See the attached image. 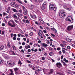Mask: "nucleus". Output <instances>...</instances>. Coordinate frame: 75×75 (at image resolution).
Returning <instances> with one entry per match:
<instances>
[{"instance_id": "nucleus-1", "label": "nucleus", "mask_w": 75, "mask_h": 75, "mask_svg": "<svg viewBox=\"0 0 75 75\" xmlns=\"http://www.w3.org/2000/svg\"><path fill=\"white\" fill-rule=\"evenodd\" d=\"M14 70L15 72V73L16 75H19L20 74V70L18 69L17 67H16L14 69Z\"/></svg>"}, {"instance_id": "nucleus-2", "label": "nucleus", "mask_w": 75, "mask_h": 75, "mask_svg": "<svg viewBox=\"0 0 75 75\" xmlns=\"http://www.w3.org/2000/svg\"><path fill=\"white\" fill-rule=\"evenodd\" d=\"M14 18L17 20H18L20 19V15L18 13H16V14H14L13 16Z\"/></svg>"}, {"instance_id": "nucleus-3", "label": "nucleus", "mask_w": 75, "mask_h": 75, "mask_svg": "<svg viewBox=\"0 0 75 75\" xmlns=\"http://www.w3.org/2000/svg\"><path fill=\"white\" fill-rule=\"evenodd\" d=\"M13 23V24L10 22H8V24L9 26H10L11 27H16V23Z\"/></svg>"}, {"instance_id": "nucleus-4", "label": "nucleus", "mask_w": 75, "mask_h": 75, "mask_svg": "<svg viewBox=\"0 0 75 75\" xmlns=\"http://www.w3.org/2000/svg\"><path fill=\"white\" fill-rule=\"evenodd\" d=\"M10 4L11 6L14 7V8H16L17 7V5L16 4V2H11L10 3Z\"/></svg>"}, {"instance_id": "nucleus-5", "label": "nucleus", "mask_w": 75, "mask_h": 75, "mask_svg": "<svg viewBox=\"0 0 75 75\" xmlns=\"http://www.w3.org/2000/svg\"><path fill=\"white\" fill-rule=\"evenodd\" d=\"M66 20L70 21L71 23H73V19L72 18V17L71 16H69L68 18L66 19Z\"/></svg>"}, {"instance_id": "nucleus-6", "label": "nucleus", "mask_w": 75, "mask_h": 75, "mask_svg": "<svg viewBox=\"0 0 75 75\" xmlns=\"http://www.w3.org/2000/svg\"><path fill=\"white\" fill-rule=\"evenodd\" d=\"M72 28H73V25H71L68 26L67 30L68 31H71V30H72Z\"/></svg>"}, {"instance_id": "nucleus-7", "label": "nucleus", "mask_w": 75, "mask_h": 75, "mask_svg": "<svg viewBox=\"0 0 75 75\" xmlns=\"http://www.w3.org/2000/svg\"><path fill=\"white\" fill-rule=\"evenodd\" d=\"M8 64L10 65H11V67H13L15 64L14 62H10V61L8 62Z\"/></svg>"}, {"instance_id": "nucleus-8", "label": "nucleus", "mask_w": 75, "mask_h": 75, "mask_svg": "<svg viewBox=\"0 0 75 75\" xmlns=\"http://www.w3.org/2000/svg\"><path fill=\"white\" fill-rule=\"evenodd\" d=\"M54 7V5L53 4H51L49 6V10H52Z\"/></svg>"}, {"instance_id": "nucleus-9", "label": "nucleus", "mask_w": 75, "mask_h": 75, "mask_svg": "<svg viewBox=\"0 0 75 75\" xmlns=\"http://www.w3.org/2000/svg\"><path fill=\"white\" fill-rule=\"evenodd\" d=\"M38 33L39 36H41V35H42V33H43V32H42V30H40Z\"/></svg>"}, {"instance_id": "nucleus-10", "label": "nucleus", "mask_w": 75, "mask_h": 75, "mask_svg": "<svg viewBox=\"0 0 75 75\" xmlns=\"http://www.w3.org/2000/svg\"><path fill=\"white\" fill-rule=\"evenodd\" d=\"M56 65L58 68H60V66H62V64L60 62L57 63L56 64Z\"/></svg>"}, {"instance_id": "nucleus-11", "label": "nucleus", "mask_w": 75, "mask_h": 75, "mask_svg": "<svg viewBox=\"0 0 75 75\" xmlns=\"http://www.w3.org/2000/svg\"><path fill=\"white\" fill-rule=\"evenodd\" d=\"M48 73L50 75L52 74H53L54 73V70L53 69H51Z\"/></svg>"}, {"instance_id": "nucleus-12", "label": "nucleus", "mask_w": 75, "mask_h": 75, "mask_svg": "<svg viewBox=\"0 0 75 75\" xmlns=\"http://www.w3.org/2000/svg\"><path fill=\"white\" fill-rule=\"evenodd\" d=\"M42 46L43 47H48V45H47V44L45 43H43L42 44Z\"/></svg>"}, {"instance_id": "nucleus-13", "label": "nucleus", "mask_w": 75, "mask_h": 75, "mask_svg": "<svg viewBox=\"0 0 75 75\" xmlns=\"http://www.w3.org/2000/svg\"><path fill=\"white\" fill-rule=\"evenodd\" d=\"M23 13L24 15H27V10L23 11Z\"/></svg>"}, {"instance_id": "nucleus-14", "label": "nucleus", "mask_w": 75, "mask_h": 75, "mask_svg": "<svg viewBox=\"0 0 75 75\" xmlns=\"http://www.w3.org/2000/svg\"><path fill=\"white\" fill-rule=\"evenodd\" d=\"M10 72H11V73L9 74H8V75H14V74L13 73V70H10Z\"/></svg>"}, {"instance_id": "nucleus-15", "label": "nucleus", "mask_w": 75, "mask_h": 75, "mask_svg": "<svg viewBox=\"0 0 75 75\" xmlns=\"http://www.w3.org/2000/svg\"><path fill=\"white\" fill-rule=\"evenodd\" d=\"M30 8L32 9L33 10V9H34L35 8V6L34 5H31V6L30 7Z\"/></svg>"}, {"instance_id": "nucleus-16", "label": "nucleus", "mask_w": 75, "mask_h": 75, "mask_svg": "<svg viewBox=\"0 0 75 75\" xmlns=\"http://www.w3.org/2000/svg\"><path fill=\"white\" fill-rule=\"evenodd\" d=\"M66 16L65 14H61L59 15V16L60 18H62V17H65Z\"/></svg>"}, {"instance_id": "nucleus-17", "label": "nucleus", "mask_w": 75, "mask_h": 75, "mask_svg": "<svg viewBox=\"0 0 75 75\" xmlns=\"http://www.w3.org/2000/svg\"><path fill=\"white\" fill-rule=\"evenodd\" d=\"M4 48V46L3 45H0V50H1L2 49Z\"/></svg>"}, {"instance_id": "nucleus-18", "label": "nucleus", "mask_w": 75, "mask_h": 75, "mask_svg": "<svg viewBox=\"0 0 75 75\" xmlns=\"http://www.w3.org/2000/svg\"><path fill=\"white\" fill-rule=\"evenodd\" d=\"M30 47H30V46L29 45H28L27 46H26L25 47V48L26 50H27L28 48H30Z\"/></svg>"}, {"instance_id": "nucleus-19", "label": "nucleus", "mask_w": 75, "mask_h": 75, "mask_svg": "<svg viewBox=\"0 0 75 75\" xmlns=\"http://www.w3.org/2000/svg\"><path fill=\"white\" fill-rule=\"evenodd\" d=\"M66 40L68 41V42H69L71 41V40L68 38H66Z\"/></svg>"}, {"instance_id": "nucleus-20", "label": "nucleus", "mask_w": 75, "mask_h": 75, "mask_svg": "<svg viewBox=\"0 0 75 75\" xmlns=\"http://www.w3.org/2000/svg\"><path fill=\"white\" fill-rule=\"evenodd\" d=\"M45 6H43L42 5V10H45Z\"/></svg>"}, {"instance_id": "nucleus-21", "label": "nucleus", "mask_w": 75, "mask_h": 75, "mask_svg": "<svg viewBox=\"0 0 75 75\" xmlns=\"http://www.w3.org/2000/svg\"><path fill=\"white\" fill-rule=\"evenodd\" d=\"M4 62L3 60L1 59V58H0V64H2Z\"/></svg>"}, {"instance_id": "nucleus-22", "label": "nucleus", "mask_w": 75, "mask_h": 75, "mask_svg": "<svg viewBox=\"0 0 75 75\" xmlns=\"http://www.w3.org/2000/svg\"><path fill=\"white\" fill-rule=\"evenodd\" d=\"M7 45L8 47H10V43L9 42H7Z\"/></svg>"}, {"instance_id": "nucleus-23", "label": "nucleus", "mask_w": 75, "mask_h": 75, "mask_svg": "<svg viewBox=\"0 0 75 75\" xmlns=\"http://www.w3.org/2000/svg\"><path fill=\"white\" fill-rule=\"evenodd\" d=\"M16 1H18V2L20 4H23V2H21V1H20V0H16Z\"/></svg>"}, {"instance_id": "nucleus-24", "label": "nucleus", "mask_w": 75, "mask_h": 75, "mask_svg": "<svg viewBox=\"0 0 75 75\" xmlns=\"http://www.w3.org/2000/svg\"><path fill=\"white\" fill-rule=\"evenodd\" d=\"M12 48L13 50H16V47H15L14 45H13Z\"/></svg>"}, {"instance_id": "nucleus-25", "label": "nucleus", "mask_w": 75, "mask_h": 75, "mask_svg": "<svg viewBox=\"0 0 75 75\" xmlns=\"http://www.w3.org/2000/svg\"><path fill=\"white\" fill-rule=\"evenodd\" d=\"M63 45H67V42L64 41H63Z\"/></svg>"}, {"instance_id": "nucleus-26", "label": "nucleus", "mask_w": 75, "mask_h": 75, "mask_svg": "<svg viewBox=\"0 0 75 75\" xmlns=\"http://www.w3.org/2000/svg\"><path fill=\"white\" fill-rule=\"evenodd\" d=\"M49 55L52 56V55H54V53L53 52H50L49 53Z\"/></svg>"}, {"instance_id": "nucleus-27", "label": "nucleus", "mask_w": 75, "mask_h": 75, "mask_svg": "<svg viewBox=\"0 0 75 75\" xmlns=\"http://www.w3.org/2000/svg\"><path fill=\"white\" fill-rule=\"evenodd\" d=\"M39 72V71H38V70H35V73L36 74H38Z\"/></svg>"}, {"instance_id": "nucleus-28", "label": "nucleus", "mask_w": 75, "mask_h": 75, "mask_svg": "<svg viewBox=\"0 0 75 75\" xmlns=\"http://www.w3.org/2000/svg\"><path fill=\"white\" fill-rule=\"evenodd\" d=\"M43 1V0H39L38 1V3H41V2H42Z\"/></svg>"}, {"instance_id": "nucleus-29", "label": "nucleus", "mask_w": 75, "mask_h": 75, "mask_svg": "<svg viewBox=\"0 0 75 75\" xmlns=\"http://www.w3.org/2000/svg\"><path fill=\"white\" fill-rule=\"evenodd\" d=\"M13 11L15 13H17V11L16 9H13Z\"/></svg>"}, {"instance_id": "nucleus-30", "label": "nucleus", "mask_w": 75, "mask_h": 75, "mask_svg": "<svg viewBox=\"0 0 75 75\" xmlns=\"http://www.w3.org/2000/svg\"><path fill=\"white\" fill-rule=\"evenodd\" d=\"M53 10L54 11H56V10H57V8H56V7L54 6V7H53Z\"/></svg>"}, {"instance_id": "nucleus-31", "label": "nucleus", "mask_w": 75, "mask_h": 75, "mask_svg": "<svg viewBox=\"0 0 75 75\" xmlns=\"http://www.w3.org/2000/svg\"><path fill=\"white\" fill-rule=\"evenodd\" d=\"M3 16H7V13L5 12H3Z\"/></svg>"}, {"instance_id": "nucleus-32", "label": "nucleus", "mask_w": 75, "mask_h": 75, "mask_svg": "<svg viewBox=\"0 0 75 75\" xmlns=\"http://www.w3.org/2000/svg\"><path fill=\"white\" fill-rule=\"evenodd\" d=\"M25 21H26V23H28V24H29L30 23V22L28 21V20H26Z\"/></svg>"}, {"instance_id": "nucleus-33", "label": "nucleus", "mask_w": 75, "mask_h": 75, "mask_svg": "<svg viewBox=\"0 0 75 75\" xmlns=\"http://www.w3.org/2000/svg\"><path fill=\"white\" fill-rule=\"evenodd\" d=\"M29 35H30V36H32V35H33V33L31 32L29 34Z\"/></svg>"}, {"instance_id": "nucleus-34", "label": "nucleus", "mask_w": 75, "mask_h": 75, "mask_svg": "<svg viewBox=\"0 0 75 75\" xmlns=\"http://www.w3.org/2000/svg\"><path fill=\"white\" fill-rule=\"evenodd\" d=\"M67 10H68L69 11H71V8H67Z\"/></svg>"}, {"instance_id": "nucleus-35", "label": "nucleus", "mask_w": 75, "mask_h": 75, "mask_svg": "<svg viewBox=\"0 0 75 75\" xmlns=\"http://www.w3.org/2000/svg\"><path fill=\"white\" fill-rule=\"evenodd\" d=\"M9 22H10H10H12L13 23H15V22H14V21H13V20H11Z\"/></svg>"}, {"instance_id": "nucleus-36", "label": "nucleus", "mask_w": 75, "mask_h": 75, "mask_svg": "<svg viewBox=\"0 0 75 75\" xmlns=\"http://www.w3.org/2000/svg\"><path fill=\"white\" fill-rule=\"evenodd\" d=\"M67 49H68V50H70V49H71V47L69 46H68L67 47Z\"/></svg>"}, {"instance_id": "nucleus-37", "label": "nucleus", "mask_w": 75, "mask_h": 75, "mask_svg": "<svg viewBox=\"0 0 75 75\" xmlns=\"http://www.w3.org/2000/svg\"><path fill=\"white\" fill-rule=\"evenodd\" d=\"M67 72L69 73V74H72V73L69 70H68L67 71Z\"/></svg>"}, {"instance_id": "nucleus-38", "label": "nucleus", "mask_w": 75, "mask_h": 75, "mask_svg": "<svg viewBox=\"0 0 75 75\" xmlns=\"http://www.w3.org/2000/svg\"><path fill=\"white\" fill-rule=\"evenodd\" d=\"M49 49L50 51H53L51 47H50Z\"/></svg>"}, {"instance_id": "nucleus-39", "label": "nucleus", "mask_w": 75, "mask_h": 75, "mask_svg": "<svg viewBox=\"0 0 75 75\" xmlns=\"http://www.w3.org/2000/svg\"><path fill=\"white\" fill-rule=\"evenodd\" d=\"M19 13L21 14V13H22L23 11H22V10L21 9H20L19 10Z\"/></svg>"}, {"instance_id": "nucleus-40", "label": "nucleus", "mask_w": 75, "mask_h": 75, "mask_svg": "<svg viewBox=\"0 0 75 75\" xmlns=\"http://www.w3.org/2000/svg\"><path fill=\"white\" fill-rule=\"evenodd\" d=\"M42 6H46V3H43V4Z\"/></svg>"}, {"instance_id": "nucleus-41", "label": "nucleus", "mask_w": 75, "mask_h": 75, "mask_svg": "<svg viewBox=\"0 0 75 75\" xmlns=\"http://www.w3.org/2000/svg\"><path fill=\"white\" fill-rule=\"evenodd\" d=\"M36 18V16L35 15H33V18Z\"/></svg>"}, {"instance_id": "nucleus-42", "label": "nucleus", "mask_w": 75, "mask_h": 75, "mask_svg": "<svg viewBox=\"0 0 75 75\" xmlns=\"http://www.w3.org/2000/svg\"><path fill=\"white\" fill-rule=\"evenodd\" d=\"M63 7L64 8H65V9H66V10H67V8H67V7L66 6H64Z\"/></svg>"}, {"instance_id": "nucleus-43", "label": "nucleus", "mask_w": 75, "mask_h": 75, "mask_svg": "<svg viewBox=\"0 0 75 75\" xmlns=\"http://www.w3.org/2000/svg\"><path fill=\"white\" fill-rule=\"evenodd\" d=\"M41 23L42 24H44V21H43V20H42L41 21H40Z\"/></svg>"}, {"instance_id": "nucleus-44", "label": "nucleus", "mask_w": 75, "mask_h": 75, "mask_svg": "<svg viewBox=\"0 0 75 75\" xmlns=\"http://www.w3.org/2000/svg\"><path fill=\"white\" fill-rule=\"evenodd\" d=\"M39 21H41V20H42V19L40 17L39 18Z\"/></svg>"}, {"instance_id": "nucleus-45", "label": "nucleus", "mask_w": 75, "mask_h": 75, "mask_svg": "<svg viewBox=\"0 0 75 75\" xmlns=\"http://www.w3.org/2000/svg\"><path fill=\"white\" fill-rule=\"evenodd\" d=\"M42 59L43 61H45V57H42Z\"/></svg>"}, {"instance_id": "nucleus-46", "label": "nucleus", "mask_w": 75, "mask_h": 75, "mask_svg": "<svg viewBox=\"0 0 75 75\" xmlns=\"http://www.w3.org/2000/svg\"><path fill=\"white\" fill-rule=\"evenodd\" d=\"M18 64H20V65H21V64H22V63L21 62V61H19V62H18Z\"/></svg>"}, {"instance_id": "nucleus-47", "label": "nucleus", "mask_w": 75, "mask_h": 75, "mask_svg": "<svg viewBox=\"0 0 75 75\" xmlns=\"http://www.w3.org/2000/svg\"><path fill=\"white\" fill-rule=\"evenodd\" d=\"M35 23L36 24H37V25H39V23H38V22H35Z\"/></svg>"}, {"instance_id": "nucleus-48", "label": "nucleus", "mask_w": 75, "mask_h": 75, "mask_svg": "<svg viewBox=\"0 0 75 75\" xmlns=\"http://www.w3.org/2000/svg\"><path fill=\"white\" fill-rule=\"evenodd\" d=\"M29 40H30L29 39H27V41H26L27 43H29V42H30Z\"/></svg>"}, {"instance_id": "nucleus-49", "label": "nucleus", "mask_w": 75, "mask_h": 75, "mask_svg": "<svg viewBox=\"0 0 75 75\" xmlns=\"http://www.w3.org/2000/svg\"><path fill=\"white\" fill-rule=\"evenodd\" d=\"M60 45L61 47H64V46L62 44H60Z\"/></svg>"}, {"instance_id": "nucleus-50", "label": "nucleus", "mask_w": 75, "mask_h": 75, "mask_svg": "<svg viewBox=\"0 0 75 75\" xmlns=\"http://www.w3.org/2000/svg\"><path fill=\"white\" fill-rule=\"evenodd\" d=\"M3 1L7 2V1H8V0H2Z\"/></svg>"}, {"instance_id": "nucleus-51", "label": "nucleus", "mask_w": 75, "mask_h": 75, "mask_svg": "<svg viewBox=\"0 0 75 75\" xmlns=\"http://www.w3.org/2000/svg\"><path fill=\"white\" fill-rule=\"evenodd\" d=\"M22 8H23V11L24 10H26V9H25V7H24V6H22Z\"/></svg>"}, {"instance_id": "nucleus-52", "label": "nucleus", "mask_w": 75, "mask_h": 75, "mask_svg": "<svg viewBox=\"0 0 75 75\" xmlns=\"http://www.w3.org/2000/svg\"><path fill=\"white\" fill-rule=\"evenodd\" d=\"M38 71H42V69H41V68H39V69H38Z\"/></svg>"}, {"instance_id": "nucleus-53", "label": "nucleus", "mask_w": 75, "mask_h": 75, "mask_svg": "<svg viewBox=\"0 0 75 75\" xmlns=\"http://www.w3.org/2000/svg\"><path fill=\"white\" fill-rule=\"evenodd\" d=\"M43 54L44 55H47V52H44Z\"/></svg>"}, {"instance_id": "nucleus-54", "label": "nucleus", "mask_w": 75, "mask_h": 75, "mask_svg": "<svg viewBox=\"0 0 75 75\" xmlns=\"http://www.w3.org/2000/svg\"><path fill=\"white\" fill-rule=\"evenodd\" d=\"M4 57L6 59H7V58H8V56H7V55H6V56H5Z\"/></svg>"}, {"instance_id": "nucleus-55", "label": "nucleus", "mask_w": 75, "mask_h": 75, "mask_svg": "<svg viewBox=\"0 0 75 75\" xmlns=\"http://www.w3.org/2000/svg\"><path fill=\"white\" fill-rule=\"evenodd\" d=\"M61 50V48L60 47H58L57 49V50L59 51Z\"/></svg>"}, {"instance_id": "nucleus-56", "label": "nucleus", "mask_w": 75, "mask_h": 75, "mask_svg": "<svg viewBox=\"0 0 75 75\" xmlns=\"http://www.w3.org/2000/svg\"><path fill=\"white\" fill-rule=\"evenodd\" d=\"M63 65H64V66H65V65H66V64L65 62H64L63 63Z\"/></svg>"}, {"instance_id": "nucleus-57", "label": "nucleus", "mask_w": 75, "mask_h": 75, "mask_svg": "<svg viewBox=\"0 0 75 75\" xmlns=\"http://www.w3.org/2000/svg\"><path fill=\"white\" fill-rule=\"evenodd\" d=\"M12 52L13 55H16V54H15V53H14V52L12 51Z\"/></svg>"}, {"instance_id": "nucleus-58", "label": "nucleus", "mask_w": 75, "mask_h": 75, "mask_svg": "<svg viewBox=\"0 0 75 75\" xmlns=\"http://www.w3.org/2000/svg\"><path fill=\"white\" fill-rule=\"evenodd\" d=\"M30 56H31V55L30 54H28L26 55V57H29Z\"/></svg>"}, {"instance_id": "nucleus-59", "label": "nucleus", "mask_w": 75, "mask_h": 75, "mask_svg": "<svg viewBox=\"0 0 75 75\" xmlns=\"http://www.w3.org/2000/svg\"><path fill=\"white\" fill-rule=\"evenodd\" d=\"M21 52H23V53H24V50H21Z\"/></svg>"}, {"instance_id": "nucleus-60", "label": "nucleus", "mask_w": 75, "mask_h": 75, "mask_svg": "<svg viewBox=\"0 0 75 75\" xmlns=\"http://www.w3.org/2000/svg\"><path fill=\"white\" fill-rule=\"evenodd\" d=\"M40 29H42V30L43 29H44V28H42V27L41 26H40Z\"/></svg>"}, {"instance_id": "nucleus-61", "label": "nucleus", "mask_w": 75, "mask_h": 75, "mask_svg": "<svg viewBox=\"0 0 75 75\" xmlns=\"http://www.w3.org/2000/svg\"><path fill=\"white\" fill-rule=\"evenodd\" d=\"M24 18L25 20H27V17L26 16H25L24 17Z\"/></svg>"}, {"instance_id": "nucleus-62", "label": "nucleus", "mask_w": 75, "mask_h": 75, "mask_svg": "<svg viewBox=\"0 0 75 75\" xmlns=\"http://www.w3.org/2000/svg\"><path fill=\"white\" fill-rule=\"evenodd\" d=\"M47 44H50V41L49 40H48L47 42Z\"/></svg>"}, {"instance_id": "nucleus-63", "label": "nucleus", "mask_w": 75, "mask_h": 75, "mask_svg": "<svg viewBox=\"0 0 75 75\" xmlns=\"http://www.w3.org/2000/svg\"><path fill=\"white\" fill-rule=\"evenodd\" d=\"M13 40H16V37H13Z\"/></svg>"}, {"instance_id": "nucleus-64", "label": "nucleus", "mask_w": 75, "mask_h": 75, "mask_svg": "<svg viewBox=\"0 0 75 75\" xmlns=\"http://www.w3.org/2000/svg\"><path fill=\"white\" fill-rule=\"evenodd\" d=\"M22 48H23V47H22V46H20V47L19 48V49H20V50H21Z\"/></svg>"}]
</instances>
